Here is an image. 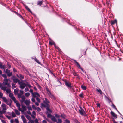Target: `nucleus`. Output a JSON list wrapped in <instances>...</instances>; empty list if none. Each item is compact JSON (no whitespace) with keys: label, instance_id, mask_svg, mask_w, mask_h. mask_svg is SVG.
Returning a JSON list of instances; mask_svg holds the SVG:
<instances>
[{"label":"nucleus","instance_id":"f257e3e1","mask_svg":"<svg viewBox=\"0 0 123 123\" xmlns=\"http://www.w3.org/2000/svg\"><path fill=\"white\" fill-rule=\"evenodd\" d=\"M8 79L7 78L4 79V81L2 83V85L4 86L7 85V87L8 88H10L11 86L10 84V83H8Z\"/></svg>","mask_w":123,"mask_h":123},{"label":"nucleus","instance_id":"f03ea898","mask_svg":"<svg viewBox=\"0 0 123 123\" xmlns=\"http://www.w3.org/2000/svg\"><path fill=\"white\" fill-rule=\"evenodd\" d=\"M66 86L69 89H70L72 88L71 83L69 81L65 80L64 81Z\"/></svg>","mask_w":123,"mask_h":123},{"label":"nucleus","instance_id":"7ed1b4c3","mask_svg":"<svg viewBox=\"0 0 123 123\" xmlns=\"http://www.w3.org/2000/svg\"><path fill=\"white\" fill-rule=\"evenodd\" d=\"M19 84L20 85V88L22 89H24L25 87L26 86V84L22 81L19 82Z\"/></svg>","mask_w":123,"mask_h":123},{"label":"nucleus","instance_id":"20e7f679","mask_svg":"<svg viewBox=\"0 0 123 123\" xmlns=\"http://www.w3.org/2000/svg\"><path fill=\"white\" fill-rule=\"evenodd\" d=\"M9 96L14 101V102H15L16 98L12 93H10L9 94Z\"/></svg>","mask_w":123,"mask_h":123},{"label":"nucleus","instance_id":"39448f33","mask_svg":"<svg viewBox=\"0 0 123 123\" xmlns=\"http://www.w3.org/2000/svg\"><path fill=\"white\" fill-rule=\"evenodd\" d=\"M74 62L76 64V66L78 68H80L82 71L84 72V70L82 68L81 66H80V64L76 60H74Z\"/></svg>","mask_w":123,"mask_h":123},{"label":"nucleus","instance_id":"423d86ee","mask_svg":"<svg viewBox=\"0 0 123 123\" xmlns=\"http://www.w3.org/2000/svg\"><path fill=\"white\" fill-rule=\"evenodd\" d=\"M21 105L22 109V110L21 108L20 110H19L22 112H24V111H25L26 110V106H25L23 104V103H22Z\"/></svg>","mask_w":123,"mask_h":123},{"label":"nucleus","instance_id":"0eeeda50","mask_svg":"<svg viewBox=\"0 0 123 123\" xmlns=\"http://www.w3.org/2000/svg\"><path fill=\"white\" fill-rule=\"evenodd\" d=\"M80 109L79 110V112L80 114L81 115H83L84 114V113H85V112L84 111V110L83 109L80 107Z\"/></svg>","mask_w":123,"mask_h":123},{"label":"nucleus","instance_id":"6e6552de","mask_svg":"<svg viewBox=\"0 0 123 123\" xmlns=\"http://www.w3.org/2000/svg\"><path fill=\"white\" fill-rule=\"evenodd\" d=\"M31 58L32 59L34 60L38 64L40 65L41 64L40 62L36 58V57L35 56H33L32 57H31Z\"/></svg>","mask_w":123,"mask_h":123},{"label":"nucleus","instance_id":"1a4fd4ad","mask_svg":"<svg viewBox=\"0 0 123 123\" xmlns=\"http://www.w3.org/2000/svg\"><path fill=\"white\" fill-rule=\"evenodd\" d=\"M111 114V115L113 116L114 118L115 119L116 118H117V115L115 114L114 112H113L111 111L110 112Z\"/></svg>","mask_w":123,"mask_h":123},{"label":"nucleus","instance_id":"9d476101","mask_svg":"<svg viewBox=\"0 0 123 123\" xmlns=\"http://www.w3.org/2000/svg\"><path fill=\"white\" fill-rule=\"evenodd\" d=\"M15 103H16L17 106L18 108V109L19 110H20L21 108H20V105L19 103L17 101H16L15 100Z\"/></svg>","mask_w":123,"mask_h":123},{"label":"nucleus","instance_id":"9b49d317","mask_svg":"<svg viewBox=\"0 0 123 123\" xmlns=\"http://www.w3.org/2000/svg\"><path fill=\"white\" fill-rule=\"evenodd\" d=\"M21 117L24 123H26V120L25 117L23 115H22L21 116Z\"/></svg>","mask_w":123,"mask_h":123},{"label":"nucleus","instance_id":"f8f14e48","mask_svg":"<svg viewBox=\"0 0 123 123\" xmlns=\"http://www.w3.org/2000/svg\"><path fill=\"white\" fill-rule=\"evenodd\" d=\"M111 106L112 107L114 108L116 110L120 115H122L121 114V113L118 111L117 109V108L116 107L115 105L112 102V103Z\"/></svg>","mask_w":123,"mask_h":123},{"label":"nucleus","instance_id":"ddd939ff","mask_svg":"<svg viewBox=\"0 0 123 123\" xmlns=\"http://www.w3.org/2000/svg\"><path fill=\"white\" fill-rule=\"evenodd\" d=\"M13 81L14 83H16L18 82V84L20 82V80L18 79L15 78L13 79Z\"/></svg>","mask_w":123,"mask_h":123},{"label":"nucleus","instance_id":"4468645a","mask_svg":"<svg viewBox=\"0 0 123 123\" xmlns=\"http://www.w3.org/2000/svg\"><path fill=\"white\" fill-rule=\"evenodd\" d=\"M21 98L22 99V100L21 101V104L23 103V102L25 101V100L26 98L25 96L24 95H22L21 96Z\"/></svg>","mask_w":123,"mask_h":123},{"label":"nucleus","instance_id":"2eb2a0df","mask_svg":"<svg viewBox=\"0 0 123 123\" xmlns=\"http://www.w3.org/2000/svg\"><path fill=\"white\" fill-rule=\"evenodd\" d=\"M1 106L2 108V110L6 111V106L4 104H3L1 105Z\"/></svg>","mask_w":123,"mask_h":123},{"label":"nucleus","instance_id":"dca6fc26","mask_svg":"<svg viewBox=\"0 0 123 123\" xmlns=\"http://www.w3.org/2000/svg\"><path fill=\"white\" fill-rule=\"evenodd\" d=\"M24 102H25V103L26 104L27 106H29V104L30 103V101L29 100H26Z\"/></svg>","mask_w":123,"mask_h":123},{"label":"nucleus","instance_id":"f3484780","mask_svg":"<svg viewBox=\"0 0 123 123\" xmlns=\"http://www.w3.org/2000/svg\"><path fill=\"white\" fill-rule=\"evenodd\" d=\"M117 20L116 19H115L113 21H111L110 23L111 25H114L115 23H117Z\"/></svg>","mask_w":123,"mask_h":123},{"label":"nucleus","instance_id":"a211bd4d","mask_svg":"<svg viewBox=\"0 0 123 123\" xmlns=\"http://www.w3.org/2000/svg\"><path fill=\"white\" fill-rule=\"evenodd\" d=\"M47 93L48 95L52 98H54V96L52 94L50 91H49V92H47Z\"/></svg>","mask_w":123,"mask_h":123},{"label":"nucleus","instance_id":"6ab92c4d","mask_svg":"<svg viewBox=\"0 0 123 123\" xmlns=\"http://www.w3.org/2000/svg\"><path fill=\"white\" fill-rule=\"evenodd\" d=\"M33 96L35 98L36 97V96H38L39 97L40 95L37 92H35L34 93L33 95Z\"/></svg>","mask_w":123,"mask_h":123},{"label":"nucleus","instance_id":"aec40b11","mask_svg":"<svg viewBox=\"0 0 123 123\" xmlns=\"http://www.w3.org/2000/svg\"><path fill=\"white\" fill-rule=\"evenodd\" d=\"M51 120L53 121L54 122H56L57 121L56 119L55 118V117L53 116L51 118Z\"/></svg>","mask_w":123,"mask_h":123},{"label":"nucleus","instance_id":"412c9836","mask_svg":"<svg viewBox=\"0 0 123 123\" xmlns=\"http://www.w3.org/2000/svg\"><path fill=\"white\" fill-rule=\"evenodd\" d=\"M19 90L18 88H16L14 90V93L15 94H17L18 93V91Z\"/></svg>","mask_w":123,"mask_h":123},{"label":"nucleus","instance_id":"4be33fe9","mask_svg":"<svg viewBox=\"0 0 123 123\" xmlns=\"http://www.w3.org/2000/svg\"><path fill=\"white\" fill-rule=\"evenodd\" d=\"M45 100L43 102L45 104H48L49 103V101L46 98H45Z\"/></svg>","mask_w":123,"mask_h":123},{"label":"nucleus","instance_id":"5701e85b","mask_svg":"<svg viewBox=\"0 0 123 123\" xmlns=\"http://www.w3.org/2000/svg\"><path fill=\"white\" fill-rule=\"evenodd\" d=\"M14 110L15 111L16 113V114L18 115H19L20 114V113L19 112L18 110L16 109H14Z\"/></svg>","mask_w":123,"mask_h":123},{"label":"nucleus","instance_id":"b1692460","mask_svg":"<svg viewBox=\"0 0 123 123\" xmlns=\"http://www.w3.org/2000/svg\"><path fill=\"white\" fill-rule=\"evenodd\" d=\"M7 104L9 106H11V100L10 101H7L6 102Z\"/></svg>","mask_w":123,"mask_h":123},{"label":"nucleus","instance_id":"393cba45","mask_svg":"<svg viewBox=\"0 0 123 123\" xmlns=\"http://www.w3.org/2000/svg\"><path fill=\"white\" fill-rule=\"evenodd\" d=\"M7 87L6 86H2L1 88V89L3 91H5Z\"/></svg>","mask_w":123,"mask_h":123},{"label":"nucleus","instance_id":"a878e982","mask_svg":"<svg viewBox=\"0 0 123 123\" xmlns=\"http://www.w3.org/2000/svg\"><path fill=\"white\" fill-rule=\"evenodd\" d=\"M6 111L5 110H2V111H0V113L1 114L5 113Z\"/></svg>","mask_w":123,"mask_h":123},{"label":"nucleus","instance_id":"bb28decb","mask_svg":"<svg viewBox=\"0 0 123 123\" xmlns=\"http://www.w3.org/2000/svg\"><path fill=\"white\" fill-rule=\"evenodd\" d=\"M101 95H102L103 94V92H102L101 90L100 89H97L96 90Z\"/></svg>","mask_w":123,"mask_h":123},{"label":"nucleus","instance_id":"cd10ccee","mask_svg":"<svg viewBox=\"0 0 123 123\" xmlns=\"http://www.w3.org/2000/svg\"><path fill=\"white\" fill-rule=\"evenodd\" d=\"M25 7L26 9L31 13H32V12L31 11L30 9L29 8L28 6H26Z\"/></svg>","mask_w":123,"mask_h":123},{"label":"nucleus","instance_id":"c85d7f7f","mask_svg":"<svg viewBox=\"0 0 123 123\" xmlns=\"http://www.w3.org/2000/svg\"><path fill=\"white\" fill-rule=\"evenodd\" d=\"M26 117L29 120V121L31 119V117L28 115H26Z\"/></svg>","mask_w":123,"mask_h":123},{"label":"nucleus","instance_id":"c756f323","mask_svg":"<svg viewBox=\"0 0 123 123\" xmlns=\"http://www.w3.org/2000/svg\"><path fill=\"white\" fill-rule=\"evenodd\" d=\"M11 114L12 117H15L16 116V115L15 114L13 111L12 112Z\"/></svg>","mask_w":123,"mask_h":123},{"label":"nucleus","instance_id":"7c9ffc66","mask_svg":"<svg viewBox=\"0 0 123 123\" xmlns=\"http://www.w3.org/2000/svg\"><path fill=\"white\" fill-rule=\"evenodd\" d=\"M81 87L82 88L83 90H86V87L85 86H83V85H82L81 86Z\"/></svg>","mask_w":123,"mask_h":123},{"label":"nucleus","instance_id":"2f4dec72","mask_svg":"<svg viewBox=\"0 0 123 123\" xmlns=\"http://www.w3.org/2000/svg\"><path fill=\"white\" fill-rule=\"evenodd\" d=\"M6 91L7 93H10L11 92V90L10 89H6Z\"/></svg>","mask_w":123,"mask_h":123},{"label":"nucleus","instance_id":"473e14b6","mask_svg":"<svg viewBox=\"0 0 123 123\" xmlns=\"http://www.w3.org/2000/svg\"><path fill=\"white\" fill-rule=\"evenodd\" d=\"M46 107H45L46 108V109H47V108H50V106L49 104H46Z\"/></svg>","mask_w":123,"mask_h":123},{"label":"nucleus","instance_id":"72a5a7b5","mask_svg":"<svg viewBox=\"0 0 123 123\" xmlns=\"http://www.w3.org/2000/svg\"><path fill=\"white\" fill-rule=\"evenodd\" d=\"M19 77L20 78V79L21 80L24 78V76L23 75H22L21 74H19Z\"/></svg>","mask_w":123,"mask_h":123},{"label":"nucleus","instance_id":"f704fd0d","mask_svg":"<svg viewBox=\"0 0 123 123\" xmlns=\"http://www.w3.org/2000/svg\"><path fill=\"white\" fill-rule=\"evenodd\" d=\"M73 74L75 76H78L77 73L75 71H74L73 72Z\"/></svg>","mask_w":123,"mask_h":123},{"label":"nucleus","instance_id":"c9c22d12","mask_svg":"<svg viewBox=\"0 0 123 123\" xmlns=\"http://www.w3.org/2000/svg\"><path fill=\"white\" fill-rule=\"evenodd\" d=\"M42 1H38L37 2V4L40 5L41 6L42 4Z\"/></svg>","mask_w":123,"mask_h":123},{"label":"nucleus","instance_id":"e433bc0d","mask_svg":"<svg viewBox=\"0 0 123 123\" xmlns=\"http://www.w3.org/2000/svg\"><path fill=\"white\" fill-rule=\"evenodd\" d=\"M54 42H52L51 41H49V44L51 45H53L54 44Z\"/></svg>","mask_w":123,"mask_h":123},{"label":"nucleus","instance_id":"4c0bfd02","mask_svg":"<svg viewBox=\"0 0 123 123\" xmlns=\"http://www.w3.org/2000/svg\"><path fill=\"white\" fill-rule=\"evenodd\" d=\"M58 121L57 122V123H62V120L60 119H58Z\"/></svg>","mask_w":123,"mask_h":123},{"label":"nucleus","instance_id":"58836bf2","mask_svg":"<svg viewBox=\"0 0 123 123\" xmlns=\"http://www.w3.org/2000/svg\"><path fill=\"white\" fill-rule=\"evenodd\" d=\"M2 99L3 101L5 102H6L7 101L5 97H2Z\"/></svg>","mask_w":123,"mask_h":123},{"label":"nucleus","instance_id":"ea45409f","mask_svg":"<svg viewBox=\"0 0 123 123\" xmlns=\"http://www.w3.org/2000/svg\"><path fill=\"white\" fill-rule=\"evenodd\" d=\"M46 110L48 111L50 113L52 112V110L50 109V108H47Z\"/></svg>","mask_w":123,"mask_h":123},{"label":"nucleus","instance_id":"a19ab883","mask_svg":"<svg viewBox=\"0 0 123 123\" xmlns=\"http://www.w3.org/2000/svg\"><path fill=\"white\" fill-rule=\"evenodd\" d=\"M7 75L9 77H10L12 75V72H9L7 74Z\"/></svg>","mask_w":123,"mask_h":123},{"label":"nucleus","instance_id":"79ce46f5","mask_svg":"<svg viewBox=\"0 0 123 123\" xmlns=\"http://www.w3.org/2000/svg\"><path fill=\"white\" fill-rule=\"evenodd\" d=\"M36 110L38 112L40 111H41V109L39 107H37Z\"/></svg>","mask_w":123,"mask_h":123},{"label":"nucleus","instance_id":"37998d69","mask_svg":"<svg viewBox=\"0 0 123 123\" xmlns=\"http://www.w3.org/2000/svg\"><path fill=\"white\" fill-rule=\"evenodd\" d=\"M105 97L106 98H107V99H108V101H109V102H111V103H112V101L111 100L110 98H108L107 97L106 95H105Z\"/></svg>","mask_w":123,"mask_h":123},{"label":"nucleus","instance_id":"c03bdc74","mask_svg":"<svg viewBox=\"0 0 123 123\" xmlns=\"http://www.w3.org/2000/svg\"><path fill=\"white\" fill-rule=\"evenodd\" d=\"M52 116L51 114H48L47 116V117L49 118H50L51 117H52Z\"/></svg>","mask_w":123,"mask_h":123},{"label":"nucleus","instance_id":"a18cd8bd","mask_svg":"<svg viewBox=\"0 0 123 123\" xmlns=\"http://www.w3.org/2000/svg\"><path fill=\"white\" fill-rule=\"evenodd\" d=\"M12 88L13 89H14L16 87V86H15V85L14 84L12 83Z\"/></svg>","mask_w":123,"mask_h":123},{"label":"nucleus","instance_id":"49530a36","mask_svg":"<svg viewBox=\"0 0 123 123\" xmlns=\"http://www.w3.org/2000/svg\"><path fill=\"white\" fill-rule=\"evenodd\" d=\"M6 116L9 119H11V116H10L7 115H6Z\"/></svg>","mask_w":123,"mask_h":123},{"label":"nucleus","instance_id":"de8ad7c7","mask_svg":"<svg viewBox=\"0 0 123 123\" xmlns=\"http://www.w3.org/2000/svg\"><path fill=\"white\" fill-rule=\"evenodd\" d=\"M28 86V87L30 88H31L32 87V86L31 85L28 84V83H27L26 84V86Z\"/></svg>","mask_w":123,"mask_h":123},{"label":"nucleus","instance_id":"09e8293b","mask_svg":"<svg viewBox=\"0 0 123 123\" xmlns=\"http://www.w3.org/2000/svg\"><path fill=\"white\" fill-rule=\"evenodd\" d=\"M2 77H4L5 79L7 78V76L5 74H3L2 75Z\"/></svg>","mask_w":123,"mask_h":123},{"label":"nucleus","instance_id":"8fccbe9b","mask_svg":"<svg viewBox=\"0 0 123 123\" xmlns=\"http://www.w3.org/2000/svg\"><path fill=\"white\" fill-rule=\"evenodd\" d=\"M18 16L20 18L23 19V20H25L23 18L22 16L20 14H19L18 15Z\"/></svg>","mask_w":123,"mask_h":123},{"label":"nucleus","instance_id":"3c124183","mask_svg":"<svg viewBox=\"0 0 123 123\" xmlns=\"http://www.w3.org/2000/svg\"><path fill=\"white\" fill-rule=\"evenodd\" d=\"M6 73L7 74L8 73L10 72V70L8 69H7L5 71Z\"/></svg>","mask_w":123,"mask_h":123},{"label":"nucleus","instance_id":"603ef678","mask_svg":"<svg viewBox=\"0 0 123 123\" xmlns=\"http://www.w3.org/2000/svg\"><path fill=\"white\" fill-rule=\"evenodd\" d=\"M55 117L57 118H59L60 117V116L57 114H56L55 115Z\"/></svg>","mask_w":123,"mask_h":123},{"label":"nucleus","instance_id":"864d4df0","mask_svg":"<svg viewBox=\"0 0 123 123\" xmlns=\"http://www.w3.org/2000/svg\"><path fill=\"white\" fill-rule=\"evenodd\" d=\"M25 95L26 97H28L30 95V94L28 92L26 93H25Z\"/></svg>","mask_w":123,"mask_h":123},{"label":"nucleus","instance_id":"5fc2aeb1","mask_svg":"<svg viewBox=\"0 0 123 123\" xmlns=\"http://www.w3.org/2000/svg\"><path fill=\"white\" fill-rule=\"evenodd\" d=\"M79 96L83 98V93H82L81 94H80L79 95Z\"/></svg>","mask_w":123,"mask_h":123},{"label":"nucleus","instance_id":"6e6d98bb","mask_svg":"<svg viewBox=\"0 0 123 123\" xmlns=\"http://www.w3.org/2000/svg\"><path fill=\"white\" fill-rule=\"evenodd\" d=\"M42 107H46V105H45L43 103L41 104V108H42Z\"/></svg>","mask_w":123,"mask_h":123},{"label":"nucleus","instance_id":"4d7b16f0","mask_svg":"<svg viewBox=\"0 0 123 123\" xmlns=\"http://www.w3.org/2000/svg\"><path fill=\"white\" fill-rule=\"evenodd\" d=\"M61 115L62 117L64 119L65 118V115L64 114H61Z\"/></svg>","mask_w":123,"mask_h":123},{"label":"nucleus","instance_id":"13d9d810","mask_svg":"<svg viewBox=\"0 0 123 123\" xmlns=\"http://www.w3.org/2000/svg\"><path fill=\"white\" fill-rule=\"evenodd\" d=\"M15 121L16 123H19V121L17 119H15Z\"/></svg>","mask_w":123,"mask_h":123},{"label":"nucleus","instance_id":"bf43d9fd","mask_svg":"<svg viewBox=\"0 0 123 123\" xmlns=\"http://www.w3.org/2000/svg\"><path fill=\"white\" fill-rule=\"evenodd\" d=\"M17 94L18 95V98H21V96L22 95L21 94H19V93H18Z\"/></svg>","mask_w":123,"mask_h":123},{"label":"nucleus","instance_id":"052dcab7","mask_svg":"<svg viewBox=\"0 0 123 123\" xmlns=\"http://www.w3.org/2000/svg\"><path fill=\"white\" fill-rule=\"evenodd\" d=\"M32 107L34 109L36 110L37 108L36 107L35 105H32Z\"/></svg>","mask_w":123,"mask_h":123},{"label":"nucleus","instance_id":"680f3d73","mask_svg":"<svg viewBox=\"0 0 123 123\" xmlns=\"http://www.w3.org/2000/svg\"><path fill=\"white\" fill-rule=\"evenodd\" d=\"M65 121L67 123H70V121L69 120H68L67 119H66L65 120Z\"/></svg>","mask_w":123,"mask_h":123},{"label":"nucleus","instance_id":"e2e57ef3","mask_svg":"<svg viewBox=\"0 0 123 123\" xmlns=\"http://www.w3.org/2000/svg\"><path fill=\"white\" fill-rule=\"evenodd\" d=\"M36 100L38 102H40V100L39 98H36Z\"/></svg>","mask_w":123,"mask_h":123},{"label":"nucleus","instance_id":"0e129e2a","mask_svg":"<svg viewBox=\"0 0 123 123\" xmlns=\"http://www.w3.org/2000/svg\"><path fill=\"white\" fill-rule=\"evenodd\" d=\"M27 108L29 110H32L31 107V106H28L27 107Z\"/></svg>","mask_w":123,"mask_h":123},{"label":"nucleus","instance_id":"69168bd1","mask_svg":"<svg viewBox=\"0 0 123 123\" xmlns=\"http://www.w3.org/2000/svg\"><path fill=\"white\" fill-rule=\"evenodd\" d=\"M29 121L31 122V123H34V121L33 120L31 119L29 120Z\"/></svg>","mask_w":123,"mask_h":123},{"label":"nucleus","instance_id":"338daca9","mask_svg":"<svg viewBox=\"0 0 123 123\" xmlns=\"http://www.w3.org/2000/svg\"><path fill=\"white\" fill-rule=\"evenodd\" d=\"M35 121L36 123H39L38 122V120L37 119H36L35 120Z\"/></svg>","mask_w":123,"mask_h":123},{"label":"nucleus","instance_id":"774afa93","mask_svg":"<svg viewBox=\"0 0 123 123\" xmlns=\"http://www.w3.org/2000/svg\"><path fill=\"white\" fill-rule=\"evenodd\" d=\"M1 121L3 123H6V121L3 120L1 119Z\"/></svg>","mask_w":123,"mask_h":123}]
</instances>
